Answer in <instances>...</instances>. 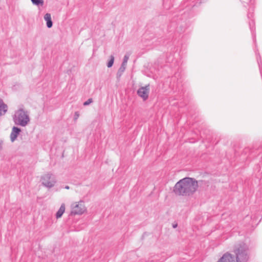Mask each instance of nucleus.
<instances>
[{"mask_svg":"<svg viewBox=\"0 0 262 262\" xmlns=\"http://www.w3.org/2000/svg\"><path fill=\"white\" fill-rule=\"evenodd\" d=\"M177 227V224L173 225V227L174 228H176Z\"/></svg>","mask_w":262,"mask_h":262,"instance_id":"obj_20","label":"nucleus"},{"mask_svg":"<svg viewBox=\"0 0 262 262\" xmlns=\"http://www.w3.org/2000/svg\"><path fill=\"white\" fill-rule=\"evenodd\" d=\"M232 252L237 262H248L250 259L249 248L244 242L235 243L233 246Z\"/></svg>","mask_w":262,"mask_h":262,"instance_id":"obj_2","label":"nucleus"},{"mask_svg":"<svg viewBox=\"0 0 262 262\" xmlns=\"http://www.w3.org/2000/svg\"><path fill=\"white\" fill-rule=\"evenodd\" d=\"M130 55H131L130 52H127L125 53V54L123 57V59L122 63L121 66H126Z\"/></svg>","mask_w":262,"mask_h":262,"instance_id":"obj_11","label":"nucleus"},{"mask_svg":"<svg viewBox=\"0 0 262 262\" xmlns=\"http://www.w3.org/2000/svg\"><path fill=\"white\" fill-rule=\"evenodd\" d=\"M199 182L200 181H196L194 178H184L176 183L173 187V192L177 195L191 196L196 191Z\"/></svg>","mask_w":262,"mask_h":262,"instance_id":"obj_1","label":"nucleus"},{"mask_svg":"<svg viewBox=\"0 0 262 262\" xmlns=\"http://www.w3.org/2000/svg\"><path fill=\"white\" fill-rule=\"evenodd\" d=\"M92 102H93V99L92 98H89V99H88V100H86V101H85L83 103V105H84V106L88 105L90 104H91Z\"/></svg>","mask_w":262,"mask_h":262,"instance_id":"obj_15","label":"nucleus"},{"mask_svg":"<svg viewBox=\"0 0 262 262\" xmlns=\"http://www.w3.org/2000/svg\"><path fill=\"white\" fill-rule=\"evenodd\" d=\"M13 120L17 125L26 126L30 121L28 112L25 111L23 108H19L15 111L13 116Z\"/></svg>","mask_w":262,"mask_h":262,"instance_id":"obj_3","label":"nucleus"},{"mask_svg":"<svg viewBox=\"0 0 262 262\" xmlns=\"http://www.w3.org/2000/svg\"><path fill=\"white\" fill-rule=\"evenodd\" d=\"M31 2L36 6H42L43 4V0H31Z\"/></svg>","mask_w":262,"mask_h":262,"instance_id":"obj_13","label":"nucleus"},{"mask_svg":"<svg viewBox=\"0 0 262 262\" xmlns=\"http://www.w3.org/2000/svg\"><path fill=\"white\" fill-rule=\"evenodd\" d=\"M125 70V67H120L117 74V78L118 79H119L120 78L122 73L124 72Z\"/></svg>","mask_w":262,"mask_h":262,"instance_id":"obj_12","label":"nucleus"},{"mask_svg":"<svg viewBox=\"0 0 262 262\" xmlns=\"http://www.w3.org/2000/svg\"><path fill=\"white\" fill-rule=\"evenodd\" d=\"M252 24H254V22L252 20H251L250 22H249V26H250V29L252 31V27H251V26Z\"/></svg>","mask_w":262,"mask_h":262,"instance_id":"obj_16","label":"nucleus"},{"mask_svg":"<svg viewBox=\"0 0 262 262\" xmlns=\"http://www.w3.org/2000/svg\"><path fill=\"white\" fill-rule=\"evenodd\" d=\"M78 117H79V115H78V113L76 112L75 113V118L74 119L76 120L78 118Z\"/></svg>","mask_w":262,"mask_h":262,"instance_id":"obj_17","label":"nucleus"},{"mask_svg":"<svg viewBox=\"0 0 262 262\" xmlns=\"http://www.w3.org/2000/svg\"><path fill=\"white\" fill-rule=\"evenodd\" d=\"M252 14H248V17L249 18L250 17V16H252Z\"/></svg>","mask_w":262,"mask_h":262,"instance_id":"obj_21","label":"nucleus"},{"mask_svg":"<svg viewBox=\"0 0 262 262\" xmlns=\"http://www.w3.org/2000/svg\"><path fill=\"white\" fill-rule=\"evenodd\" d=\"M44 19L46 21L47 27L48 28H51L53 26V22L52 21L51 14L48 13H46L44 15Z\"/></svg>","mask_w":262,"mask_h":262,"instance_id":"obj_8","label":"nucleus"},{"mask_svg":"<svg viewBox=\"0 0 262 262\" xmlns=\"http://www.w3.org/2000/svg\"><path fill=\"white\" fill-rule=\"evenodd\" d=\"M3 141H0V150L2 148Z\"/></svg>","mask_w":262,"mask_h":262,"instance_id":"obj_18","label":"nucleus"},{"mask_svg":"<svg viewBox=\"0 0 262 262\" xmlns=\"http://www.w3.org/2000/svg\"><path fill=\"white\" fill-rule=\"evenodd\" d=\"M8 106L5 104L2 99L0 98V116L5 114L7 111Z\"/></svg>","mask_w":262,"mask_h":262,"instance_id":"obj_9","label":"nucleus"},{"mask_svg":"<svg viewBox=\"0 0 262 262\" xmlns=\"http://www.w3.org/2000/svg\"><path fill=\"white\" fill-rule=\"evenodd\" d=\"M21 132L20 128L18 127L13 126L10 134V140L11 142H14L17 138L18 135Z\"/></svg>","mask_w":262,"mask_h":262,"instance_id":"obj_7","label":"nucleus"},{"mask_svg":"<svg viewBox=\"0 0 262 262\" xmlns=\"http://www.w3.org/2000/svg\"><path fill=\"white\" fill-rule=\"evenodd\" d=\"M149 93V85L141 87L137 91L138 95L141 97L143 100H146L148 97Z\"/></svg>","mask_w":262,"mask_h":262,"instance_id":"obj_6","label":"nucleus"},{"mask_svg":"<svg viewBox=\"0 0 262 262\" xmlns=\"http://www.w3.org/2000/svg\"><path fill=\"white\" fill-rule=\"evenodd\" d=\"M65 211V205L64 204H62L56 212V217L57 219L60 218L62 216V214Z\"/></svg>","mask_w":262,"mask_h":262,"instance_id":"obj_10","label":"nucleus"},{"mask_svg":"<svg viewBox=\"0 0 262 262\" xmlns=\"http://www.w3.org/2000/svg\"><path fill=\"white\" fill-rule=\"evenodd\" d=\"M85 211L86 208L84 205L83 202L80 201L77 203H75L72 204L71 214L73 215H81L83 214Z\"/></svg>","mask_w":262,"mask_h":262,"instance_id":"obj_5","label":"nucleus"},{"mask_svg":"<svg viewBox=\"0 0 262 262\" xmlns=\"http://www.w3.org/2000/svg\"><path fill=\"white\" fill-rule=\"evenodd\" d=\"M40 180L42 185L48 188L53 187L57 182L55 176L51 172H48L42 175Z\"/></svg>","mask_w":262,"mask_h":262,"instance_id":"obj_4","label":"nucleus"},{"mask_svg":"<svg viewBox=\"0 0 262 262\" xmlns=\"http://www.w3.org/2000/svg\"><path fill=\"white\" fill-rule=\"evenodd\" d=\"M114 62V57L113 55H111L110 60L108 61L107 66H113Z\"/></svg>","mask_w":262,"mask_h":262,"instance_id":"obj_14","label":"nucleus"},{"mask_svg":"<svg viewBox=\"0 0 262 262\" xmlns=\"http://www.w3.org/2000/svg\"><path fill=\"white\" fill-rule=\"evenodd\" d=\"M65 188L67 189H69L70 188V187L69 186H66Z\"/></svg>","mask_w":262,"mask_h":262,"instance_id":"obj_19","label":"nucleus"}]
</instances>
